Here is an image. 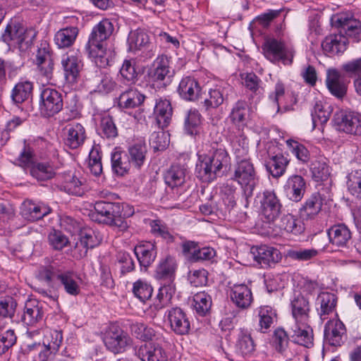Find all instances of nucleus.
<instances>
[{
	"label": "nucleus",
	"instance_id": "1",
	"mask_svg": "<svg viewBox=\"0 0 361 361\" xmlns=\"http://www.w3.org/2000/svg\"><path fill=\"white\" fill-rule=\"evenodd\" d=\"M228 162V154L222 148L214 149L209 154H200L195 168L196 175L202 181L210 182L216 178L223 166Z\"/></svg>",
	"mask_w": 361,
	"mask_h": 361
},
{
	"label": "nucleus",
	"instance_id": "2",
	"mask_svg": "<svg viewBox=\"0 0 361 361\" xmlns=\"http://www.w3.org/2000/svg\"><path fill=\"white\" fill-rule=\"evenodd\" d=\"M114 31V25L108 19H104L96 25L90 34L86 49L89 55L96 59V63L99 61L100 66H104L108 63L106 57V47L104 41L106 40Z\"/></svg>",
	"mask_w": 361,
	"mask_h": 361
},
{
	"label": "nucleus",
	"instance_id": "3",
	"mask_svg": "<svg viewBox=\"0 0 361 361\" xmlns=\"http://www.w3.org/2000/svg\"><path fill=\"white\" fill-rule=\"evenodd\" d=\"M231 179L240 186L247 204L259 183V177L253 164L246 159L238 161L233 167Z\"/></svg>",
	"mask_w": 361,
	"mask_h": 361
},
{
	"label": "nucleus",
	"instance_id": "4",
	"mask_svg": "<svg viewBox=\"0 0 361 361\" xmlns=\"http://www.w3.org/2000/svg\"><path fill=\"white\" fill-rule=\"evenodd\" d=\"M264 57L273 63L281 61L284 65H290L295 55L294 49L284 41L274 37H267L262 46Z\"/></svg>",
	"mask_w": 361,
	"mask_h": 361
},
{
	"label": "nucleus",
	"instance_id": "5",
	"mask_svg": "<svg viewBox=\"0 0 361 361\" xmlns=\"http://www.w3.org/2000/svg\"><path fill=\"white\" fill-rule=\"evenodd\" d=\"M35 37V32L33 30L13 23L7 25L1 37L9 47L25 51L32 44Z\"/></svg>",
	"mask_w": 361,
	"mask_h": 361
},
{
	"label": "nucleus",
	"instance_id": "6",
	"mask_svg": "<svg viewBox=\"0 0 361 361\" xmlns=\"http://www.w3.org/2000/svg\"><path fill=\"white\" fill-rule=\"evenodd\" d=\"M260 204V214L267 222L274 221L279 216L281 204L273 190H265L257 196Z\"/></svg>",
	"mask_w": 361,
	"mask_h": 361
},
{
	"label": "nucleus",
	"instance_id": "7",
	"mask_svg": "<svg viewBox=\"0 0 361 361\" xmlns=\"http://www.w3.org/2000/svg\"><path fill=\"white\" fill-rule=\"evenodd\" d=\"M66 26L58 30L54 35V42L60 49L71 47L78 35V25L79 20L77 17L71 16L64 18Z\"/></svg>",
	"mask_w": 361,
	"mask_h": 361
},
{
	"label": "nucleus",
	"instance_id": "8",
	"mask_svg": "<svg viewBox=\"0 0 361 361\" xmlns=\"http://www.w3.org/2000/svg\"><path fill=\"white\" fill-rule=\"evenodd\" d=\"M106 347L114 353L124 352L132 344V339L123 330L112 327L104 338Z\"/></svg>",
	"mask_w": 361,
	"mask_h": 361
},
{
	"label": "nucleus",
	"instance_id": "9",
	"mask_svg": "<svg viewBox=\"0 0 361 361\" xmlns=\"http://www.w3.org/2000/svg\"><path fill=\"white\" fill-rule=\"evenodd\" d=\"M334 122L340 130L355 135H361V116L357 113L340 111L335 114Z\"/></svg>",
	"mask_w": 361,
	"mask_h": 361
},
{
	"label": "nucleus",
	"instance_id": "10",
	"mask_svg": "<svg viewBox=\"0 0 361 361\" xmlns=\"http://www.w3.org/2000/svg\"><path fill=\"white\" fill-rule=\"evenodd\" d=\"M63 107L61 94L55 90L47 88L41 93L40 111L46 116H52Z\"/></svg>",
	"mask_w": 361,
	"mask_h": 361
},
{
	"label": "nucleus",
	"instance_id": "11",
	"mask_svg": "<svg viewBox=\"0 0 361 361\" xmlns=\"http://www.w3.org/2000/svg\"><path fill=\"white\" fill-rule=\"evenodd\" d=\"M292 341L300 345L310 348L313 345V331L309 321L293 322L288 329Z\"/></svg>",
	"mask_w": 361,
	"mask_h": 361
},
{
	"label": "nucleus",
	"instance_id": "12",
	"mask_svg": "<svg viewBox=\"0 0 361 361\" xmlns=\"http://www.w3.org/2000/svg\"><path fill=\"white\" fill-rule=\"evenodd\" d=\"M171 329L177 335H186L190 330V322L186 313L180 307L168 310L165 314Z\"/></svg>",
	"mask_w": 361,
	"mask_h": 361
},
{
	"label": "nucleus",
	"instance_id": "13",
	"mask_svg": "<svg viewBox=\"0 0 361 361\" xmlns=\"http://www.w3.org/2000/svg\"><path fill=\"white\" fill-rule=\"evenodd\" d=\"M250 255L262 267H270L281 259V254L277 249L265 245L252 247Z\"/></svg>",
	"mask_w": 361,
	"mask_h": 361
},
{
	"label": "nucleus",
	"instance_id": "14",
	"mask_svg": "<svg viewBox=\"0 0 361 361\" xmlns=\"http://www.w3.org/2000/svg\"><path fill=\"white\" fill-rule=\"evenodd\" d=\"M61 63L67 82L76 83L80 78L82 68L81 59L75 54H64L62 56Z\"/></svg>",
	"mask_w": 361,
	"mask_h": 361
},
{
	"label": "nucleus",
	"instance_id": "15",
	"mask_svg": "<svg viewBox=\"0 0 361 361\" xmlns=\"http://www.w3.org/2000/svg\"><path fill=\"white\" fill-rule=\"evenodd\" d=\"M35 63L41 76L49 81L53 78L54 63L49 47L44 46L37 50Z\"/></svg>",
	"mask_w": 361,
	"mask_h": 361
},
{
	"label": "nucleus",
	"instance_id": "16",
	"mask_svg": "<svg viewBox=\"0 0 361 361\" xmlns=\"http://www.w3.org/2000/svg\"><path fill=\"white\" fill-rule=\"evenodd\" d=\"M231 301L240 309L245 310L250 307L253 301L251 288L245 283H235L231 287Z\"/></svg>",
	"mask_w": 361,
	"mask_h": 361
},
{
	"label": "nucleus",
	"instance_id": "17",
	"mask_svg": "<svg viewBox=\"0 0 361 361\" xmlns=\"http://www.w3.org/2000/svg\"><path fill=\"white\" fill-rule=\"evenodd\" d=\"M102 241V237L94 231L89 229L82 232L79 242L75 244L74 256L82 258L86 256L89 248H93Z\"/></svg>",
	"mask_w": 361,
	"mask_h": 361
},
{
	"label": "nucleus",
	"instance_id": "18",
	"mask_svg": "<svg viewBox=\"0 0 361 361\" xmlns=\"http://www.w3.org/2000/svg\"><path fill=\"white\" fill-rule=\"evenodd\" d=\"M56 277L60 286L68 295L76 296L80 293L82 280L77 274L66 271L58 273Z\"/></svg>",
	"mask_w": 361,
	"mask_h": 361
},
{
	"label": "nucleus",
	"instance_id": "19",
	"mask_svg": "<svg viewBox=\"0 0 361 361\" xmlns=\"http://www.w3.org/2000/svg\"><path fill=\"white\" fill-rule=\"evenodd\" d=\"M94 208L98 216L95 221L107 224L112 221L114 216L120 215L121 206L119 203L99 201L94 204Z\"/></svg>",
	"mask_w": 361,
	"mask_h": 361
},
{
	"label": "nucleus",
	"instance_id": "20",
	"mask_svg": "<svg viewBox=\"0 0 361 361\" xmlns=\"http://www.w3.org/2000/svg\"><path fill=\"white\" fill-rule=\"evenodd\" d=\"M345 334V326L337 317L330 319L325 325L324 338L331 345H340Z\"/></svg>",
	"mask_w": 361,
	"mask_h": 361
},
{
	"label": "nucleus",
	"instance_id": "21",
	"mask_svg": "<svg viewBox=\"0 0 361 361\" xmlns=\"http://www.w3.org/2000/svg\"><path fill=\"white\" fill-rule=\"evenodd\" d=\"M334 24L340 29L339 34H342L346 37H356L361 33V23L345 15L334 16Z\"/></svg>",
	"mask_w": 361,
	"mask_h": 361
},
{
	"label": "nucleus",
	"instance_id": "22",
	"mask_svg": "<svg viewBox=\"0 0 361 361\" xmlns=\"http://www.w3.org/2000/svg\"><path fill=\"white\" fill-rule=\"evenodd\" d=\"M51 212V209L43 203H35L25 200L22 204L20 214L27 221H35L41 219Z\"/></svg>",
	"mask_w": 361,
	"mask_h": 361
},
{
	"label": "nucleus",
	"instance_id": "23",
	"mask_svg": "<svg viewBox=\"0 0 361 361\" xmlns=\"http://www.w3.org/2000/svg\"><path fill=\"white\" fill-rule=\"evenodd\" d=\"M326 84L329 92L338 99H342L346 94V82L336 69L331 68L327 71Z\"/></svg>",
	"mask_w": 361,
	"mask_h": 361
},
{
	"label": "nucleus",
	"instance_id": "24",
	"mask_svg": "<svg viewBox=\"0 0 361 361\" xmlns=\"http://www.w3.org/2000/svg\"><path fill=\"white\" fill-rule=\"evenodd\" d=\"M283 188L289 200L299 202L304 196L306 183L301 176L294 175L288 178Z\"/></svg>",
	"mask_w": 361,
	"mask_h": 361
},
{
	"label": "nucleus",
	"instance_id": "25",
	"mask_svg": "<svg viewBox=\"0 0 361 361\" xmlns=\"http://www.w3.org/2000/svg\"><path fill=\"white\" fill-rule=\"evenodd\" d=\"M135 254L142 267L148 268L157 257V246L151 241L142 242L135 247Z\"/></svg>",
	"mask_w": 361,
	"mask_h": 361
},
{
	"label": "nucleus",
	"instance_id": "26",
	"mask_svg": "<svg viewBox=\"0 0 361 361\" xmlns=\"http://www.w3.org/2000/svg\"><path fill=\"white\" fill-rule=\"evenodd\" d=\"M86 139L84 127L78 123L68 124L65 129V144L71 149L83 145Z\"/></svg>",
	"mask_w": 361,
	"mask_h": 361
},
{
	"label": "nucleus",
	"instance_id": "27",
	"mask_svg": "<svg viewBox=\"0 0 361 361\" xmlns=\"http://www.w3.org/2000/svg\"><path fill=\"white\" fill-rule=\"evenodd\" d=\"M170 59L166 55H161L153 61L148 75L152 81H163L170 76Z\"/></svg>",
	"mask_w": 361,
	"mask_h": 361
},
{
	"label": "nucleus",
	"instance_id": "28",
	"mask_svg": "<svg viewBox=\"0 0 361 361\" xmlns=\"http://www.w3.org/2000/svg\"><path fill=\"white\" fill-rule=\"evenodd\" d=\"M325 200L326 197L324 193L319 192L313 194L300 208L301 217L306 219H314L320 212L323 202Z\"/></svg>",
	"mask_w": 361,
	"mask_h": 361
},
{
	"label": "nucleus",
	"instance_id": "29",
	"mask_svg": "<svg viewBox=\"0 0 361 361\" xmlns=\"http://www.w3.org/2000/svg\"><path fill=\"white\" fill-rule=\"evenodd\" d=\"M348 39L342 34L331 35L325 37L322 44L323 51L329 56L343 53L347 47Z\"/></svg>",
	"mask_w": 361,
	"mask_h": 361
},
{
	"label": "nucleus",
	"instance_id": "30",
	"mask_svg": "<svg viewBox=\"0 0 361 361\" xmlns=\"http://www.w3.org/2000/svg\"><path fill=\"white\" fill-rule=\"evenodd\" d=\"M142 361H166L165 350L158 344L149 343L142 345L136 353Z\"/></svg>",
	"mask_w": 361,
	"mask_h": 361
},
{
	"label": "nucleus",
	"instance_id": "31",
	"mask_svg": "<svg viewBox=\"0 0 361 361\" xmlns=\"http://www.w3.org/2000/svg\"><path fill=\"white\" fill-rule=\"evenodd\" d=\"M337 297L329 292L321 293L317 299L316 305L318 314L322 320L327 319V316L336 311Z\"/></svg>",
	"mask_w": 361,
	"mask_h": 361
},
{
	"label": "nucleus",
	"instance_id": "32",
	"mask_svg": "<svg viewBox=\"0 0 361 361\" xmlns=\"http://www.w3.org/2000/svg\"><path fill=\"white\" fill-rule=\"evenodd\" d=\"M44 311L42 304L35 300H29L25 303L23 322L28 326H33L42 320Z\"/></svg>",
	"mask_w": 361,
	"mask_h": 361
},
{
	"label": "nucleus",
	"instance_id": "33",
	"mask_svg": "<svg viewBox=\"0 0 361 361\" xmlns=\"http://www.w3.org/2000/svg\"><path fill=\"white\" fill-rule=\"evenodd\" d=\"M330 243L338 247H346L351 239V232L344 224L331 226L328 231Z\"/></svg>",
	"mask_w": 361,
	"mask_h": 361
},
{
	"label": "nucleus",
	"instance_id": "34",
	"mask_svg": "<svg viewBox=\"0 0 361 361\" xmlns=\"http://www.w3.org/2000/svg\"><path fill=\"white\" fill-rule=\"evenodd\" d=\"M201 88L198 82L191 77L183 78L178 86L180 96L188 101H194L198 98Z\"/></svg>",
	"mask_w": 361,
	"mask_h": 361
},
{
	"label": "nucleus",
	"instance_id": "35",
	"mask_svg": "<svg viewBox=\"0 0 361 361\" xmlns=\"http://www.w3.org/2000/svg\"><path fill=\"white\" fill-rule=\"evenodd\" d=\"M61 180L58 187L61 190L69 195L80 196L84 193L82 181L74 174L65 173L61 177Z\"/></svg>",
	"mask_w": 361,
	"mask_h": 361
},
{
	"label": "nucleus",
	"instance_id": "36",
	"mask_svg": "<svg viewBox=\"0 0 361 361\" xmlns=\"http://www.w3.org/2000/svg\"><path fill=\"white\" fill-rule=\"evenodd\" d=\"M232 123L239 130H243L250 120V110L245 102L238 101L230 114Z\"/></svg>",
	"mask_w": 361,
	"mask_h": 361
},
{
	"label": "nucleus",
	"instance_id": "37",
	"mask_svg": "<svg viewBox=\"0 0 361 361\" xmlns=\"http://www.w3.org/2000/svg\"><path fill=\"white\" fill-rule=\"evenodd\" d=\"M176 269V259L168 255L160 259L156 269V276L159 279L169 280V282L173 281Z\"/></svg>",
	"mask_w": 361,
	"mask_h": 361
},
{
	"label": "nucleus",
	"instance_id": "38",
	"mask_svg": "<svg viewBox=\"0 0 361 361\" xmlns=\"http://www.w3.org/2000/svg\"><path fill=\"white\" fill-rule=\"evenodd\" d=\"M292 314L294 322L310 320V305L302 295H298L291 302Z\"/></svg>",
	"mask_w": 361,
	"mask_h": 361
},
{
	"label": "nucleus",
	"instance_id": "39",
	"mask_svg": "<svg viewBox=\"0 0 361 361\" xmlns=\"http://www.w3.org/2000/svg\"><path fill=\"white\" fill-rule=\"evenodd\" d=\"M128 51L136 53L145 49L149 44V37L145 31L137 29L130 31L128 37Z\"/></svg>",
	"mask_w": 361,
	"mask_h": 361
},
{
	"label": "nucleus",
	"instance_id": "40",
	"mask_svg": "<svg viewBox=\"0 0 361 361\" xmlns=\"http://www.w3.org/2000/svg\"><path fill=\"white\" fill-rule=\"evenodd\" d=\"M145 96L135 89H128L118 97V105L121 109H133L140 106L145 100Z\"/></svg>",
	"mask_w": 361,
	"mask_h": 361
},
{
	"label": "nucleus",
	"instance_id": "41",
	"mask_svg": "<svg viewBox=\"0 0 361 361\" xmlns=\"http://www.w3.org/2000/svg\"><path fill=\"white\" fill-rule=\"evenodd\" d=\"M154 113L159 126L164 128L169 124L172 116V107L167 99H159L155 105Z\"/></svg>",
	"mask_w": 361,
	"mask_h": 361
},
{
	"label": "nucleus",
	"instance_id": "42",
	"mask_svg": "<svg viewBox=\"0 0 361 361\" xmlns=\"http://www.w3.org/2000/svg\"><path fill=\"white\" fill-rule=\"evenodd\" d=\"M279 227L287 233L298 235L302 233L304 230V224L300 219L291 214H284L279 222Z\"/></svg>",
	"mask_w": 361,
	"mask_h": 361
},
{
	"label": "nucleus",
	"instance_id": "43",
	"mask_svg": "<svg viewBox=\"0 0 361 361\" xmlns=\"http://www.w3.org/2000/svg\"><path fill=\"white\" fill-rule=\"evenodd\" d=\"M312 178L317 181H324L329 179L331 170L326 162V159L319 157L313 161L310 166Z\"/></svg>",
	"mask_w": 361,
	"mask_h": 361
},
{
	"label": "nucleus",
	"instance_id": "44",
	"mask_svg": "<svg viewBox=\"0 0 361 361\" xmlns=\"http://www.w3.org/2000/svg\"><path fill=\"white\" fill-rule=\"evenodd\" d=\"M289 161L283 154H276L269 159L265 166L267 170L274 178L283 175Z\"/></svg>",
	"mask_w": 361,
	"mask_h": 361
},
{
	"label": "nucleus",
	"instance_id": "45",
	"mask_svg": "<svg viewBox=\"0 0 361 361\" xmlns=\"http://www.w3.org/2000/svg\"><path fill=\"white\" fill-rule=\"evenodd\" d=\"M331 114V108L329 104L321 101L316 102L311 114L314 127L326 123Z\"/></svg>",
	"mask_w": 361,
	"mask_h": 361
},
{
	"label": "nucleus",
	"instance_id": "46",
	"mask_svg": "<svg viewBox=\"0 0 361 361\" xmlns=\"http://www.w3.org/2000/svg\"><path fill=\"white\" fill-rule=\"evenodd\" d=\"M348 191L355 197L361 200V169H352L345 177Z\"/></svg>",
	"mask_w": 361,
	"mask_h": 361
},
{
	"label": "nucleus",
	"instance_id": "47",
	"mask_svg": "<svg viewBox=\"0 0 361 361\" xmlns=\"http://www.w3.org/2000/svg\"><path fill=\"white\" fill-rule=\"evenodd\" d=\"M176 293V287L173 281L163 285L159 290L157 295V301L154 303V308L157 310H161L171 302L173 296Z\"/></svg>",
	"mask_w": 361,
	"mask_h": 361
},
{
	"label": "nucleus",
	"instance_id": "48",
	"mask_svg": "<svg viewBox=\"0 0 361 361\" xmlns=\"http://www.w3.org/2000/svg\"><path fill=\"white\" fill-rule=\"evenodd\" d=\"M186 169L179 165H173L165 175L166 183L171 188L181 186L185 181Z\"/></svg>",
	"mask_w": 361,
	"mask_h": 361
},
{
	"label": "nucleus",
	"instance_id": "49",
	"mask_svg": "<svg viewBox=\"0 0 361 361\" xmlns=\"http://www.w3.org/2000/svg\"><path fill=\"white\" fill-rule=\"evenodd\" d=\"M259 317V325L262 332L270 328L276 318V312L271 306H261L255 310Z\"/></svg>",
	"mask_w": 361,
	"mask_h": 361
},
{
	"label": "nucleus",
	"instance_id": "50",
	"mask_svg": "<svg viewBox=\"0 0 361 361\" xmlns=\"http://www.w3.org/2000/svg\"><path fill=\"white\" fill-rule=\"evenodd\" d=\"M30 174L38 180L51 179L55 175L54 167L47 162L32 164Z\"/></svg>",
	"mask_w": 361,
	"mask_h": 361
},
{
	"label": "nucleus",
	"instance_id": "51",
	"mask_svg": "<svg viewBox=\"0 0 361 361\" xmlns=\"http://www.w3.org/2000/svg\"><path fill=\"white\" fill-rule=\"evenodd\" d=\"M147 154V147L145 144L137 143L128 148L129 161L137 168L143 165Z\"/></svg>",
	"mask_w": 361,
	"mask_h": 361
},
{
	"label": "nucleus",
	"instance_id": "52",
	"mask_svg": "<svg viewBox=\"0 0 361 361\" xmlns=\"http://www.w3.org/2000/svg\"><path fill=\"white\" fill-rule=\"evenodd\" d=\"M32 90V82L27 80L20 81L13 87L11 97L16 103H22L29 98Z\"/></svg>",
	"mask_w": 361,
	"mask_h": 361
},
{
	"label": "nucleus",
	"instance_id": "53",
	"mask_svg": "<svg viewBox=\"0 0 361 361\" xmlns=\"http://www.w3.org/2000/svg\"><path fill=\"white\" fill-rule=\"evenodd\" d=\"M131 162L127 159L125 154L120 151H115L111 154L112 169L118 176H123L130 169Z\"/></svg>",
	"mask_w": 361,
	"mask_h": 361
},
{
	"label": "nucleus",
	"instance_id": "54",
	"mask_svg": "<svg viewBox=\"0 0 361 361\" xmlns=\"http://www.w3.org/2000/svg\"><path fill=\"white\" fill-rule=\"evenodd\" d=\"M63 341L62 332L58 330H48L43 339V344L51 353H56Z\"/></svg>",
	"mask_w": 361,
	"mask_h": 361
},
{
	"label": "nucleus",
	"instance_id": "55",
	"mask_svg": "<svg viewBox=\"0 0 361 361\" xmlns=\"http://www.w3.org/2000/svg\"><path fill=\"white\" fill-rule=\"evenodd\" d=\"M202 116L196 109H190L185 121V130L190 135L200 133Z\"/></svg>",
	"mask_w": 361,
	"mask_h": 361
},
{
	"label": "nucleus",
	"instance_id": "56",
	"mask_svg": "<svg viewBox=\"0 0 361 361\" xmlns=\"http://www.w3.org/2000/svg\"><path fill=\"white\" fill-rule=\"evenodd\" d=\"M286 89L284 84L279 80L274 87V90L269 96V108L273 111L279 112L280 105L285 97Z\"/></svg>",
	"mask_w": 361,
	"mask_h": 361
},
{
	"label": "nucleus",
	"instance_id": "57",
	"mask_svg": "<svg viewBox=\"0 0 361 361\" xmlns=\"http://www.w3.org/2000/svg\"><path fill=\"white\" fill-rule=\"evenodd\" d=\"M224 101V89L220 86H216L209 90L208 97L204 100V106L206 109L217 108Z\"/></svg>",
	"mask_w": 361,
	"mask_h": 361
},
{
	"label": "nucleus",
	"instance_id": "58",
	"mask_svg": "<svg viewBox=\"0 0 361 361\" xmlns=\"http://www.w3.org/2000/svg\"><path fill=\"white\" fill-rule=\"evenodd\" d=\"M193 307L200 315H204L210 309L212 298L205 292H199L193 296Z\"/></svg>",
	"mask_w": 361,
	"mask_h": 361
},
{
	"label": "nucleus",
	"instance_id": "59",
	"mask_svg": "<svg viewBox=\"0 0 361 361\" xmlns=\"http://www.w3.org/2000/svg\"><path fill=\"white\" fill-rule=\"evenodd\" d=\"M130 331L134 336L143 341L152 340L155 336L154 330L143 323L135 322L132 324Z\"/></svg>",
	"mask_w": 361,
	"mask_h": 361
},
{
	"label": "nucleus",
	"instance_id": "60",
	"mask_svg": "<svg viewBox=\"0 0 361 361\" xmlns=\"http://www.w3.org/2000/svg\"><path fill=\"white\" fill-rule=\"evenodd\" d=\"M286 145L289 151L295 156V157L302 163L309 161L310 154L308 149L301 143L293 140H288Z\"/></svg>",
	"mask_w": 361,
	"mask_h": 361
},
{
	"label": "nucleus",
	"instance_id": "61",
	"mask_svg": "<svg viewBox=\"0 0 361 361\" xmlns=\"http://www.w3.org/2000/svg\"><path fill=\"white\" fill-rule=\"evenodd\" d=\"M149 141L154 151H161L169 144V135L164 131L154 132L151 134Z\"/></svg>",
	"mask_w": 361,
	"mask_h": 361
},
{
	"label": "nucleus",
	"instance_id": "62",
	"mask_svg": "<svg viewBox=\"0 0 361 361\" xmlns=\"http://www.w3.org/2000/svg\"><path fill=\"white\" fill-rule=\"evenodd\" d=\"M120 74L124 82L129 84L135 83L137 73L134 62L132 60H125L120 68Z\"/></svg>",
	"mask_w": 361,
	"mask_h": 361
},
{
	"label": "nucleus",
	"instance_id": "63",
	"mask_svg": "<svg viewBox=\"0 0 361 361\" xmlns=\"http://www.w3.org/2000/svg\"><path fill=\"white\" fill-rule=\"evenodd\" d=\"M273 345L275 349L281 353H285L289 342V338L287 333L283 329H276L272 338Z\"/></svg>",
	"mask_w": 361,
	"mask_h": 361
},
{
	"label": "nucleus",
	"instance_id": "64",
	"mask_svg": "<svg viewBox=\"0 0 361 361\" xmlns=\"http://www.w3.org/2000/svg\"><path fill=\"white\" fill-rule=\"evenodd\" d=\"M133 292L140 301L145 302L152 296V288L145 282L137 281L133 284Z\"/></svg>",
	"mask_w": 361,
	"mask_h": 361
}]
</instances>
